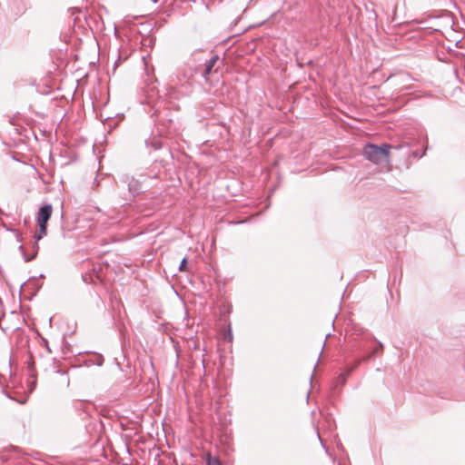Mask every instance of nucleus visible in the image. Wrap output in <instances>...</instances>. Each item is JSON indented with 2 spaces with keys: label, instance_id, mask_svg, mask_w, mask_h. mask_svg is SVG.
<instances>
[{
  "label": "nucleus",
  "instance_id": "7",
  "mask_svg": "<svg viewBox=\"0 0 465 465\" xmlns=\"http://www.w3.org/2000/svg\"><path fill=\"white\" fill-rule=\"evenodd\" d=\"M102 363H103V359H100L98 365H102Z\"/></svg>",
  "mask_w": 465,
  "mask_h": 465
},
{
  "label": "nucleus",
  "instance_id": "4",
  "mask_svg": "<svg viewBox=\"0 0 465 465\" xmlns=\"http://www.w3.org/2000/svg\"><path fill=\"white\" fill-rule=\"evenodd\" d=\"M218 60V56L215 55V56H213L212 58H210L206 64H205V69H204V72H203V76L206 77L207 75H209L213 70V67L214 66L215 63L217 62Z\"/></svg>",
  "mask_w": 465,
  "mask_h": 465
},
{
  "label": "nucleus",
  "instance_id": "2",
  "mask_svg": "<svg viewBox=\"0 0 465 465\" xmlns=\"http://www.w3.org/2000/svg\"><path fill=\"white\" fill-rule=\"evenodd\" d=\"M53 213V207L51 204L43 205L37 213L36 222L39 225V231L35 235L36 241L41 240L46 234V225Z\"/></svg>",
  "mask_w": 465,
  "mask_h": 465
},
{
  "label": "nucleus",
  "instance_id": "3",
  "mask_svg": "<svg viewBox=\"0 0 465 465\" xmlns=\"http://www.w3.org/2000/svg\"><path fill=\"white\" fill-rule=\"evenodd\" d=\"M359 362H356L354 365L351 367H346L343 371L340 374L338 378V382L341 384H344L348 376L354 371V369L358 366Z\"/></svg>",
  "mask_w": 465,
  "mask_h": 465
},
{
  "label": "nucleus",
  "instance_id": "5",
  "mask_svg": "<svg viewBox=\"0 0 465 465\" xmlns=\"http://www.w3.org/2000/svg\"><path fill=\"white\" fill-rule=\"evenodd\" d=\"M187 263H188L187 259L183 258L180 263L179 270L185 271L186 267H187Z\"/></svg>",
  "mask_w": 465,
  "mask_h": 465
},
{
  "label": "nucleus",
  "instance_id": "6",
  "mask_svg": "<svg viewBox=\"0 0 465 465\" xmlns=\"http://www.w3.org/2000/svg\"><path fill=\"white\" fill-rule=\"evenodd\" d=\"M207 465H221V463L217 459L209 458L207 460Z\"/></svg>",
  "mask_w": 465,
  "mask_h": 465
},
{
  "label": "nucleus",
  "instance_id": "1",
  "mask_svg": "<svg viewBox=\"0 0 465 465\" xmlns=\"http://www.w3.org/2000/svg\"><path fill=\"white\" fill-rule=\"evenodd\" d=\"M390 149L391 145L386 143L381 146L367 143L362 150V154L368 161L375 164H381L382 163H389Z\"/></svg>",
  "mask_w": 465,
  "mask_h": 465
}]
</instances>
